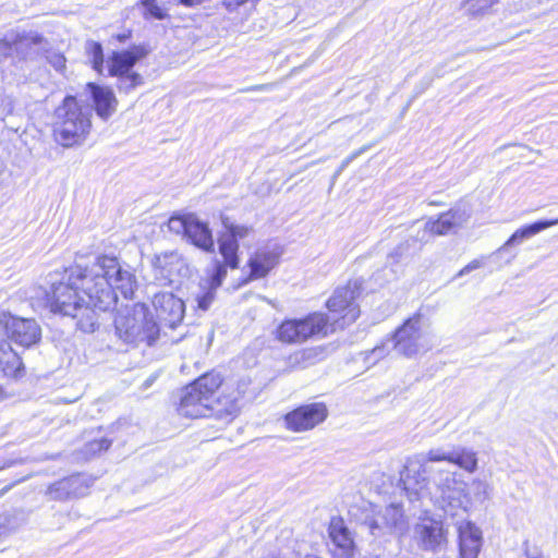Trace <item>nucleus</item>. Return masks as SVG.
<instances>
[{
    "label": "nucleus",
    "mask_w": 558,
    "mask_h": 558,
    "mask_svg": "<svg viewBox=\"0 0 558 558\" xmlns=\"http://www.w3.org/2000/svg\"><path fill=\"white\" fill-rule=\"evenodd\" d=\"M64 284L70 287V294L63 296L66 302H84L80 295L82 290L90 304L102 311H108L117 304L119 291L124 299H131L136 288L135 276L121 266L114 256L102 255L96 258L92 266L82 267L75 265L65 270L62 280L52 283L49 303L53 301V289L56 286Z\"/></svg>",
    "instance_id": "f257e3e1"
},
{
    "label": "nucleus",
    "mask_w": 558,
    "mask_h": 558,
    "mask_svg": "<svg viewBox=\"0 0 558 558\" xmlns=\"http://www.w3.org/2000/svg\"><path fill=\"white\" fill-rule=\"evenodd\" d=\"M41 330L35 319L0 314V373L4 377H15L21 369L22 361L11 342L29 348L39 342Z\"/></svg>",
    "instance_id": "f03ea898"
},
{
    "label": "nucleus",
    "mask_w": 558,
    "mask_h": 558,
    "mask_svg": "<svg viewBox=\"0 0 558 558\" xmlns=\"http://www.w3.org/2000/svg\"><path fill=\"white\" fill-rule=\"evenodd\" d=\"M248 385L250 381L247 379L225 383L216 398V405H206L195 395L182 388L177 410L180 415L185 417L214 416L218 420L230 421L239 413Z\"/></svg>",
    "instance_id": "7ed1b4c3"
},
{
    "label": "nucleus",
    "mask_w": 558,
    "mask_h": 558,
    "mask_svg": "<svg viewBox=\"0 0 558 558\" xmlns=\"http://www.w3.org/2000/svg\"><path fill=\"white\" fill-rule=\"evenodd\" d=\"M92 110L83 108L76 96L68 95L53 113V137L64 148L81 146L92 130Z\"/></svg>",
    "instance_id": "20e7f679"
},
{
    "label": "nucleus",
    "mask_w": 558,
    "mask_h": 558,
    "mask_svg": "<svg viewBox=\"0 0 558 558\" xmlns=\"http://www.w3.org/2000/svg\"><path fill=\"white\" fill-rule=\"evenodd\" d=\"M114 329L119 339L130 344L153 345L159 336V327L143 303L120 310L114 317Z\"/></svg>",
    "instance_id": "39448f33"
},
{
    "label": "nucleus",
    "mask_w": 558,
    "mask_h": 558,
    "mask_svg": "<svg viewBox=\"0 0 558 558\" xmlns=\"http://www.w3.org/2000/svg\"><path fill=\"white\" fill-rule=\"evenodd\" d=\"M435 485L434 498L436 504L450 515H456L459 510L466 511L471 505V498L466 490V483L456 477V473L437 470L433 476Z\"/></svg>",
    "instance_id": "423d86ee"
},
{
    "label": "nucleus",
    "mask_w": 558,
    "mask_h": 558,
    "mask_svg": "<svg viewBox=\"0 0 558 558\" xmlns=\"http://www.w3.org/2000/svg\"><path fill=\"white\" fill-rule=\"evenodd\" d=\"M361 293L357 281H350L344 287H339L327 301V307L331 313V331L343 329L354 323L360 316L359 305L355 300Z\"/></svg>",
    "instance_id": "0eeeda50"
},
{
    "label": "nucleus",
    "mask_w": 558,
    "mask_h": 558,
    "mask_svg": "<svg viewBox=\"0 0 558 558\" xmlns=\"http://www.w3.org/2000/svg\"><path fill=\"white\" fill-rule=\"evenodd\" d=\"M66 294H70V287L64 284L54 287L51 311L76 319V326L82 331L93 332L97 325V311H100V308L90 304L89 298L84 299V302H80L78 300L75 302H66L63 300V296ZM101 312L104 311L101 310Z\"/></svg>",
    "instance_id": "6e6552de"
},
{
    "label": "nucleus",
    "mask_w": 558,
    "mask_h": 558,
    "mask_svg": "<svg viewBox=\"0 0 558 558\" xmlns=\"http://www.w3.org/2000/svg\"><path fill=\"white\" fill-rule=\"evenodd\" d=\"M45 43L44 36L36 32L10 31L0 39V59L33 60L39 56Z\"/></svg>",
    "instance_id": "1a4fd4ad"
},
{
    "label": "nucleus",
    "mask_w": 558,
    "mask_h": 558,
    "mask_svg": "<svg viewBox=\"0 0 558 558\" xmlns=\"http://www.w3.org/2000/svg\"><path fill=\"white\" fill-rule=\"evenodd\" d=\"M363 524L375 537L400 534L405 527L403 510L397 504H390L384 508L371 505V511L365 515Z\"/></svg>",
    "instance_id": "9d476101"
},
{
    "label": "nucleus",
    "mask_w": 558,
    "mask_h": 558,
    "mask_svg": "<svg viewBox=\"0 0 558 558\" xmlns=\"http://www.w3.org/2000/svg\"><path fill=\"white\" fill-rule=\"evenodd\" d=\"M436 473L437 470L424 463L423 458L414 456L408 459L400 474V482L410 501L418 500L425 495H432L428 489V475L433 474L434 476Z\"/></svg>",
    "instance_id": "9b49d317"
},
{
    "label": "nucleus",
    "mask_w": 558,
    "mask_h": 558,
    "mask_svg": "<svg viewBox=\"0 0 558 558\" xmlns=\"http://www.w3.org/2000/svg\"><path fill=\"white\" fill-rule=\"evenodd\" d=\"M94 478L87 474H73L50 484L45 495L49 500L66 501L88 494Z\"/></svg>",
    "instance_id": "f8f14e48"
},
{
    "label": "nucleus",
    "mask_w": 558,
    "mask_h": 558,
    "mask_svg": "<svg viewBox=\"0 0 558 558\" xmlns=\"http://www.w3.org/2000/svg\"><path fill=\"white\" fill-rule=\"evenodd\" d=\"M154 278L159 286H172L189 275V266L175 251L165 252L153 260Z\"/></svg>",
    "instance_id": "ddd939ff"
},
{
    "label": "nucleus",
    "mask_w": 558,
    "mask_h": 558,
    "mask_svg": "<svg viewBox=\"0 0 558 558\" xmlns=\"http://www.w3.org/2000/svg\"><path fill=\"white\" fill-rule=\"evenodd\" d=\"M226 232L218 239L219 253L231 269L239 267V240L245 239L252 232L247 226L236 225L227 216L221 217Z\"/></svg>",
    "instance_id": "4468645a"
},
{
    "label": "nucleus",
    "mask_w": 558,
    "mask_h": 558,
    "mask_svg": "<svg viewBox=\"0 0 558 558\" xmlns=\"http://www.w3.org/2000/svg\"><path fill=\"white\" fill-rule=\"evenodd\" d=\"M328 416V410L325 403L314 402L301 405L289 412L284 416L288 429L296 433L313 429L323 423Z\"/></svg>",
    "instance_id": "2eb2a0df"
},
{
    "label": "nucleus",
    "mask_w": 558,
    "mask_h": 558,
    "mask_svg": "<svg viewBox=\"0 0 558 558\" xmlns=\"http://www.w3.org/2000/svg\"><path fill=\"white\" fill-rule=\"evenodd\" d=\"M395 349L402 355L413 356L424 349L422 343L421 317L414 316L407 319L395 335Z\"/></svg>",
    "instance_id": "dca6fc26"
},
{
    "label": "nucleus",
    "mask_w": 558,
    "mask_h": 558,
    "mask_svg": "<svg viewBox=\"0 0 558 558\" xmlns=\"http://www.w3.org/2000/svg\"><path fill=\"white\" fill-rule=\"evenodd\" d=\"M153 306L160 322L174 329L184 317V303L171 292H159L153 298Z\"/></svg>",
    "instance_id": "f3484780"
},
{
    "label": "nucleus",
    "mask_w": 558,
    "mask_h": 558,
    "mask_svg": "<svg viewBox=\"0 0 558 558\" xmlns=\"http://www.w3.org/2000/svg\"><path fill=\"white\" fill-rule=\"evenodd\" d=\"M148 53L149 49L144 44L133 45L121 51H112L107 61L109 76L133 72L135 64Z\"/></svg>",
    "instance_id": "a211bd4d"
},
{
    "label": "nucleus",
    "mask_w": 558,
    "mask_h": 558,
    "mask_svg": "<svg viewBox=\"0 0 558 558\" xmlns=\"http://www.w3.org/2000/svg\"><path fill=\"white\" fill-rule=\"evenodd\" d=\"M414 538L423 550H440L446 543L442 523L433 519L422 520L414 527Z\"/></svg>",
    "instance_id": "6ab92c4d"
},
{
    "label": "nucleus",
    "mask_w": 558,
    "mask_h": 558,
    "mask_svg": "<svg viewBox=\"0 0 558 558\" xmlns=\"http://www.w3.org/2000/svg\"><path fill=\"white\" fill-rule=\"evenodd\" d=\"M223 385L219 373L209 372L186 385L184 389L195 395L206 405H216V398Z\"/></svg>",
    "instance_id": "aec40b11"
},
{
    "label": "nucleus",
    "mask_w": 558,
    "mask_h": 558,
    "mask_svg": "<svg viewBox=\"0 0 558 558\" xmlns=\"http://www.w3.org/2000/svg\"><path fill=\"white\" fill-rule=\"evenodd\" d=\"M329 537L333 545L331 551L335 558H354V541L341 518H333L330 521Z\"/></svg>",
    "instance_id": "412c9836"
},
{
    "label": "nucleus",
    "mask_w": 558,
    "mask_h": 558,
    "mask_svg": "<svg viewBox=\"0 0 558 558\" xmlns=\"http://www.w3.org/2000/svg\"><path fill=\"white\" fill-rule=\"evenodd\" d=\"M96 114L104 121L109 120L118 109V99L109 86L93 82L86 84Z\"/></svg>",
    "instance_id": "4be33fe9"
},
{
    "label": "nucleus",
    "mask_w": 558,
    "mask_h": 558,
    "mask_svg": "<svg viewBox=\"0 0 558 558\" xmlns=\"http://www.w3.org/2000/svg\"><path fill=\"white\" fill-rule=\"evenodd\" d=\"M469 217L465 210L453 208L441 214L436 220L429 219L425 223V230L433 235H445L452 229L462 227L468 221Z\"/></svg>",
    "instance_id": "5701e85b"
},
{
    "label": "nucleus",
    "mask_w": 558,
    "mask_h": 558,
    "mask_svg": "<svg viewBox=\"0 0 558 558\" xmlns=\"http://www.w3.org/2000/svg\"><path fill=\"white\" fill-rule=\"evenodd\" d=\"M460 538V557L461 558H477L482 546V533L471 522L459 527Z\"/></svg>",
    "instance_id": "b1692460"
},
{
    "label": "nucleus",
    "mask_w": 558,
    "mask_h": 558,
    "mask_svg": "<svg viewBox=\"0 0 558 558\" xmlns=\"http://www.w3.org/2000/svg\"><path fill=\"white\" fill-rule=\"evenodd\" d=\"M185 238L204 252L213 253L215 251L211 230L206 222L201 221L195 215L187 227Z\"/></svg>",
    "instance_id": "393cba45"
},
{
    "label": "nucleus",
    "mask_w": 558,
    "mask_h": 558,
    "mask_svg": "<svg viewBox=\"0 0 558 558\" xmlns=\"http://www.w3.org/2000/svg\"><path fill=\"white\" fill-rule=\"evenodd\" d=\"M305 341L315 337H325L331 331L330 318L322 312L310 313L301 318Z\"/></svg>",
    "instance_id": "a878e982"
},
{
    "label": "nucleus",
    "mask_w": 558,
    "mask_h": 558,
    "mask_svg": "<svg viewBox=\"0 0 558 558\" xmlns=\"http://www.w3.org/2000/svg\"><path fill=\"white\" fill-rule=\"evenodd\" d=\"M328 355L327 348L312 347L296 351L290 356V364L294 367L306 368L324 361Z\"/></svg>",
    "instance_id": "bb28decb"
},
{
    "label": "nucleus",
    "mask_w": 558,
    "mask_h": 558,
    "mask_svg": "<svg viewBox=\"0 0 558 558\" xmlns=\"http://www.w3.org/2000/svg\"><path fill=\"white\" fill-rule=\"evenodd\" d=\"M301 318L284 319L277 328V339L283 343H302L305 341Z\"/></svg>",
    "instance_id": "cd10ccee"
},
{
    "label": "nucleus",
    "mask_w": 558,
    "mask_h": 558,
    "mask_svg": "<svg viewBox=\"0 0 558 558\" xmlns=\"http://www.w3.org/2000/svg\"><path fill=\"white\" fill-rule=\"evenodd\" d=\"M278 263V257L271 252L256 253L248 262L251 279L265 277Z\"/></svg>",
    "instance_id": "c85d7f7f"
},
{
    "label": "nucleus",
    "mask_w": 558,
    "mask_h": 558,
    "mask_svg": "<svg viewBox=\"0 0 558 558\" xmlns=\"http://www.w3.org/2000/svg\"><path fill=\"white\" fill-rule=\"evenodd\" d=\"M451 463L468 473H474L477 470V453L466 447H457L452 450Z\"/></svg>",
    "instance_id": "c756f323"
},
{
    "label": "nucleus",
    "mask_w": 558,
    "mask_h": 558,
    "mask_svg": "<svg viewBox=\"0 0 558 558\" xmlns=\"http://www.w3.org/2000/svg\"><path fill=\"white\" fill-rule=\"evenodd\" d=\"M84 51L93 70L98 74H102L105 62L102 45L89 39L85 43Z\"/></svg>",
    "instance_id": "7c9ffc66"
},
{
    "label": "nucleus",
    "mask_w": 558,
    "mask_h": 558,
    "mask_svg": "<svg viewBox=\"0 0 558 558\" xmlns=\"http://www.w3.org/2000/svg\"><path fill=\"white\" fill-rule=\"evenodd\" d=\"M113 77H117L118 90L123 94H130L144 84L143 76L135 71L122 75H114Z\"/></svg>",
    "instance_id": "2f4dec72"
},
{
    "label": "nucleus",
    "mask_w": 558,
    "mask_h": 558,
    "mask_svg": "<svg viewBox=\"0 0 558 558\" xmlns=\"http://www.w3.org/2000/svg\"><path fill=\"white\" fill-rule=\"evenodd\" d=\"M227 267L230 268L225 259L223 262L216 259L213 272L208 276L204 283L217 290L227 277Z\"/></svg>",
    "instance_id": "473e14b6"
},
{
    "label": "nucleus",
    "mask_w": 558,
    "mask_h": 558,
    "mask_svg": "<svg viewBox=\"0 0 558 558\" xmlns=\"http://www.w3.org/2000/svg\"><path fill=\"white\" fill-rule=\"evenodd\" d=\"M555 225H558V219L539 220L534 223L524 226V227L518 229L517 231L522 236V239L525 241V240L531 239L532 236L536 235L541 231H543L549 227H553Z\"/></svg>",
    "instance_id": "72a5a7b5"
},
{
    "label": "nucleus",
    "mask_w": 558,
    "mask_h": 558,
    "mask_svg": "<svg viewBox=\"0 0 558 558\" xmlns=\"http://www.w3.org/2000/svg\"><path fill=\"white\" fill-rule=\"evenodd\" d=\"M216 289H213L205 283H201V292L195 296L197 308L206 312L211 306L216 298Z\"/></svg>",
    "instance_id": "f704fd0d"
},
{
    "label": "nucleus",
    "mask_w": 558,
    "mask_h": 558,
    "mask_svg": "<svg viewBox=\"0 0 558 558\" xmlns=\"http://www.w3.org/2000/svg\"><path fill=\"white\" fill-rule=\"evenodd\" d=\"M417 458H423L424 463L429 464V462H449L451 463L452 459V450L447 451L442 448H433L428 450L426 453L416 454Z\"/></svg>",
    "instance_id": "c9c22d12"
},
{
    "label": "nucleus",
    "mask_w": 558,
    "mask_h": 558,
    "mask_svg": "<svg viewBox=\"0 0 558 558\" xmlns=\"http://www.w3.org/2000/svg\"><path fill=\"white\" fill-rule=\"evenodd\" d=\"M141 4L145 8V12L143 14L144 19L147 20L149 17L156 20H166L169 17V14L166 10L160 8L157 4L156 0H141Z\"/></svg>",
    "instance_id": "e433bc0d"
},
{
    "label": "nucleus",
    "mask_w": 558,
    "mask_h": 558,
    "mask_svg": "<svg viewBox=\"0 0 558 558\" xmlns=\"http://www.w3.org/2000/svg\"><path fill=\"white\" fill-rule=\"evenodd\" d=\"M194 215H185V216H172L168 221V228L171 232L177 234L186 235L187 227L193 219Z\"/></svg>",
    "instance_id": "4c0bfd02"
},
{
    "label": "nucleus",
    "mask_w": 558,
    "mask_h": 558,
    "mask_svg": "<svg viewBox=\"0 0 558 558\" xmlns=\"http://www.w3.org/2000/svg\"><path fill=\"white\" fill-rule=\"evenodd\" d=\"M497 2L498 0H468L466 10L472 15H482Z\"/></svg>",
    "instance_id": "58836bf2"
},
{
    "label": "nucleus",
    "mask_w": 558,
    "mask_h": 558,
    "mask_svg": "<svg viewBox=\"0 0 558 558\" xmlns=\"http://www.w3.org/2000/svg\"><path fill=\"white\" fill-rule=\"evenodd\" d=\"M111 446V440L107 438L95 439L87 442L84 447V453L87 457H94L102 451H106Z\"/></svg>",
    "instance_id": "ea45409f"
},
{
    "label": "nucleus",
    "mask_w": 558,
    "mask_h": 558,
    "mask_svg": "<svg viewBox=\"0 0 558 558\" xmlns=\"http://www.w3.org/2000/svg\"><path fill=\"white\" fill-rule=\"evenodd\" d=\"M48 63L60 74L64 75L66 71V58L60 52H50L47 56Z\"/></svg>",
    "instance_id": "a19ab883"
},
{
    "label": "nucleus",
    "mask_w": 558,
    "mask_h": 558,
    "mask_svg": "<svg viewBox=\"0 0 558 558\" xmlns=\"http://www.w3.org/2000/svg\"><path fill=\"white\" fill-rule=\"evenodd\" d=\"M409 251H410V242L404 241L393 248V251L388 255V260L391 264H397L403 257L409 255Z\"/></svg>",
    "instance_id": "79ce46f5"
},
{
    "label": "nucleus",
    "mask_w": 558,
    "mask_h": 558,
    "mask_svg": "<svg viewBox=\"0 0 558 558\" xmlns=\"http://www.w3.org/2000/svg\"><path fill=\"white\" fill-rule=\"evenodd\" d=\"M363 151H365V148H361L360 150H356L354 153H352L350 156H348L345 159L342 160L341 165L339 166V168L336 170L335 174H333V180H336L341 173L342 171L356 158L359 157Z\"/></svg>",
    "instance_id": "37998d69"
},
{
    "label": "nucleus",
    "mask_w": 558,
    "mask_h": 558,
    "mask_svg": "<svg viewBox=\"0 0 558 558\" xmlns=\"http://www.w3.org/2000/svg\"><path fill=\"white\" fill-rule=\"evenodd\" d=\"M484 265L483 259H473L466 266H464L459 272L458 277H462L471 271L481 268Z\"/></svg>",
    "instance_id": "c03bdc74"
},
{
    "label": "nucleus",
    "mask_w": 558,
    "mask_h": 558,
    "mask_svg": "<svg viewBox=\"0 0 558 558\" xmlns=\"http://www.w3.org/2000/svg\"><path fill=\"white\" fill-rule=\"evenodd\" d=\"M524 240L522 239V236L519 234L518 231H515L507 241L506 243L499 248V251L501 250H505L506 247H509V246H513V245H519L523 242Z\"/></svg>",
    "instance_id": "a18cd8bd"
},
{
    "label": "nucleus",
    "mask_w": 558,
    "mask_h": 558,
    "mask_svg": "<svg viewBox=\"0 0 558 558\" xmlns=\"http://www.w3.org/2000/svg\"><path fill=\"white\" fill-rule=\"evenodd\" d=\"M246 2H247V0H223L222 5L227 9H232L235 7L243 5Z\"/></svg>",
    "instance_id": "49530a36"
},
{
    "label": "nucleus",
    "mask_w": 558,
    "mask_h": 558,
    "mask_svg": "<svg viewBox=\"0 0 558 558\" xmlns=\"http://www.w3.org/2000/svg\"><path fill=\"white\" fill-rule=\"evenodd\" d=\"M525 557L526 558H543V555L537 548H525Z\"/></svg>",
    "instance_id": "de8ad7c7"
},
{
    "label": "nucleus",
    "mask_w": 558,
    "mask_h": 558,
    "mask_svg": "<svg viewBox=\"0 0 558 558\" xmlns=\"http://www.w3.org/2000/svg\"><path fill=\"white\" fill-rule=\"evenodd\" d=\"M272 84H260V85H254L252 87H248L246 90H259V92H266L270 90L272 88Z\"/></svg>",
    "instance_id": "09e8293b"
},
{
    "label": "nucleus",
    "mask_w": 558,
    "mask_h": 558,
    "mask_svg": "<svg viewBox=\"0 0 558 558\" xmlns=\"http://www.w3.org/2000/svg\"><path fill=\"white\" fill-rule=\"evenodd\" d=\"M131 36H132V33L129 31V32H125V33H122V34H118L116 36V38L120 43H125L128 39L131 38Z\"/></svg>",
    "instance_id": "8fccbe9b"
},
{
    "label": "nucleus",
    "mask_w": 558,
    "mask_h": 558,
    "mask_svg": "<svg viewBox=\"0 0 558 558\" xmlns=\"http://www.w3.org/2000/svg\"><path fill=\"white\" fill-rule=\"evenodd\" d=\"M473 485L477 486L478 489L481 488L483 490V498L482 499H485L487 497V494H486L487 485L484 484L481 481H474Z\"/></svg>",
    "instance_id": "3c124183"
},
{
    "label": "nucleus",
    "mask_w": 558,
    "mask_h": 558,
    "mask_svg": "<svg viewBox=\"0 0 558 558\" xmlns=\"http://www.w3.org/2000/svg\"><path fill=\"white\" fill-rule=\"evenodd\" d=\"M156 377H157L156 375H151V376H149V377H148V378L143 383V387H144V389L149 388V387L154 384V381L156 380Z\"/></svg>",
    "instance_id": "603ef678"
},
{
    "label": "nucleus",
    "mask_w": 558,
    "mask_h": 558,
    "mask_svg": "<svg viewBox=\"0 0 558 558\" xmlns=\"http://www.w3.org/2000/svg\"><path fill=\"white\" fill-rule=\"evenodd\" d=\"M5 522L7 518L4 515H0V535H2L5 531Z\"/></svg>",
    "instance_id": "864d4df0"
},
{
    "label": "nucleus",
    "mask_w": 558,
    "mask_h": 558,
    "mask_svg": "<svg viewBox=\"0 0 558 558\" xmlns=\"http://www.w3.org/2000/svg\"><path fill=\"white\" fill-rule=\"evenodd\" d=\"M3 396V390H2V387L0 386V399L2 398Z\"/></svg>",
    "instance_id": "5fc2aeb1"
},
{
    "label": "nucleus",
    "mask_w": 558,
    "mask_h": 558,
    "mask_svg": "<svg viewBox=\"0 0 558 558\" xmlns=\"http://www.w3.org/2000/svg\"><path fill=\"white\" fill-rule=\"evenodd\" d=\"M9 465H10V464H8V465H2V466H0V470L4 469L5 466H9Z\"/></svg>",
    "instance_id": "6e6d98bb"
}]
</instances>
